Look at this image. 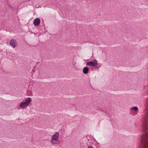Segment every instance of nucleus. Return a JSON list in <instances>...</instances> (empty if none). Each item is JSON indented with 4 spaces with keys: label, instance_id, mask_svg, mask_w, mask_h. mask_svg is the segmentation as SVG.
<instances>
[{
    "label": "nucleus",
    "instance_id": "1",
    "mask_svg": "<svg viewBox=\"0 0 148 148\" xmlns=\"http://www.w3.org/2000/svg\"><path fill=\"white\" fill-rule=\"evenodd\" d=\"M145 116L143 121V134L141 137L139 148H148V101H146Z\"/></svg>",
    "mask_w": 148,
    "mask_h": 148
},
{
    "label": "nucleus",
    "instance_id": "2",
    "mask_svg": "<svg viewBox=\"0 0 148 148\" xmlns=\"http://www.w3.org/2000/svg\"><path fill=\"white\" fill-rule=\"evenodd\" d=\"M32 101V99L30 97H28L25 99V101H22L19 105V107L22 108H24L29 106Z\"/></svg>",
    "mask_w": 148,
    "mask_h": 148
},
{
    "label": "nucleus",
    "instance_id": "3",
    "mask_svg": "<svg viewBox=\"0 0 148 148\" xmlns=\"http://www.w3.org/2000/svg\"><path fill=\"white\" fill-rule=\"evenodd\" d=\"M98 64L97 61L96 60H94L92 61L87 62L86 65L88 66L95 67L97 66Z\"/></svg>",
    "mask_w": 148,
    "mask_h": 148
},
{
    "label": "nucleus",
    "instance_id": "4",
    "mask_svg": "<svg viewBox=\"0 0 148 148\" xmlns=\"http://www.w3.org/2000/svg\"><path fill=\"white\" fill-rule=\"evenodd\" d=\"M59 133L58 132H56L51 137V139L53 140L57 141L58 139Z\"/></svg>",
    "mask_w": 148,
    "mask_h": 148
},
{
    "label": "nucleus",
    "instance_id": "5",
    "mask_svg": "<svg viewBox=\"0 0 148 148\" xmlns=\"http://www.w3.org/2000/svg\"><path fill=\"white\" fill-rule=\"evenodd\" d=\"M10 44L12 47L15 48L16 47V41L14 39H12L10 41Z\"/></svg>",
    "mask_w": 148,
    "mask_h": 148
},
{
    "label": "nucleus",
    "instance_id": "6",
    "mask_svg": "<svg viewBox=\"0 0 148 148\" xmlns=\"http://www.w3.org/2000/svg\"><path fill=\"white\" fill-rule=\"evenodd\" d=\"M40 23V20L38 18H37L35 19L33 22L34 24L35 25H38Z\"/></svg>",
    "mask_w": 148,
    "mask_h": 148
},
{
    "label": "nucleus",
    "instance_id": "7",
    "mask_svg": "<svg viewBox=\"0 0 148 148\" xmlns=\"http://www.w3.org/2000/svg\"><path fill=\"white\" fill-rule=\"evenodd\" d=\"M89 69L88 67H84L83 70V73L85 74H87L88 72Z\"/></svg>",
    "mask_w": 148,
    "mask_h": 148
},
{
    "label": "nucleus",
    "instance_id": "8",
    "mask_svg": "<svg viewBox=\"0 0 148 148\" xmlns=\"http://www.w3.org/2000/svg\"><path fill=\"white\" fill-rule=\"evenodd\" d=\"M131 109L132 110H133L134 111H136L138 110V108L137 107L134 106L132 107L131 108Z\"/></svg>",
    "mask_w": 148,
    "mask_h": 148
},
{
    "label": "nucleus",
    "instance_id": "9",
    "mask_svg": "<svg viewBox=\"0 0 148 148\" xmlns=\"http://www.w3.org/2000/svg\"><path fill=\"white\" fill-rule=\"evenodd\" d=\"M54 140H51L50 141V142L52 144H56V143L54 142Z\"/></svg>",
    "mask_w": 148,
    "mask_h": 148
},
{
    "label": "nucleus",
    "instance_id": "10",
    "mask_svg": "<svg viewBox=\"0 0 148 148\" xmlns=\"http://www.w3.org/2000/svg\"><path fill=\"white\" fill-rule=\"evenodd\" d=\"M87 148H94L91 146H89Z\"/></svg>",
    "mask_w": 148,
    "mask_h": 148
}]
</instances>
